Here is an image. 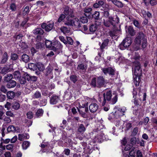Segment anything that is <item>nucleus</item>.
Instances as JSON below:
<instances>
[{"label":"nucleus","mask_w":157,"mask_h":157,"mask_svg":"<svg viewBox=\"0 0 157 157\" xmlns=\"http://www.w3.org/2000/svg\"><path fill=\"white\" fill-rule=\"evenodd\" d=\"M97 26L96 24L92 25L90 26L89 30L92 33L94 32L97 29Z\"/></svg>","instance_id":"obj_38"},{"label":"nucleus","mask_w":157,"mask_h":157,"mask_svg":"<svg viewBox=\"0 0 157 157\" xmlns=\"http://www.w3.org/2000/svg\"><path fill=\"white\" fill-rule=\"evenodd\" d=\"M53 70V68L51 66H48L44 71V75L49 79L52 78L53 76L52 72Z\"/></svg>","instance_id":"obj_12"},{"label":"nucleus","mask_w":157,"mask_h":157,"mask_svg":"<svg viewBox=\"0 0 157 157\" xmlns=\"http://www.w3.org/2000/svg\"><path fill=\"white\" fill-rule=\"evenodd\" d=\"M24 76L26 78L27 80L28 81H32L35 82L36 81L37 78L35 76H31L27 73H25L24 74Z\"/></svg>","instance_id":"obj_21"},{"label":"nucleus","mask_w":157,"mask_h":157,"mask_svg":"<svg viewBox=\"0 0 157 157\" xmlns=\"http://www.w3.org/2000/svg\"><path fill=\"white\" fill-rule=\"evenodd\" d=\"M70 79L74 83H75L77 80V77L75 75H72L70 76Z\"/></svg>","instance_id":"obj_44"},{"label":"nucleus","mask_w":157,"mask_h":157,"mask_svg":"<svg viewBox=\"0 0 157 157\" xmlns=\"http://www.w3.org/2000/svg\"><path fill=\"white\" fill-rule=\"evenodd\" d=\"M101 132L100 134L98 135L96 137L95 139H97L96 141L101 142L104 140H106L107 139L105 137V136L103 133H101V131H100Z\"/></svg>","instance_id":"obj_17"},{"label":"nucleus","mask_w":157,"mask_h":157,"mask_svg":"<svg viewBox=\"0 0 157 157\" xmlns=\"http://www.w3.org/2000/svg\"><path fill=\"white\" fill-rule=\"evenodd\" d=\"M29 6H27L24 9V10L23 12V14H28L29 13Z\"/></svg>","instance_id":"obj_60"},{"label":"nucleus","mask_w":157,"mask_h":157,"mask_svg":"<svg viewBox=\"0 0 157 157\" xmlns=\"http://www.w3.org/2000/svg\"><path fill=\"white\" fill-rule=\"evenodd\" d=\"M131 61L133 63V64H135V62L136 61H139L140 59V56L138 53L135 52L134 55L131 57Z\"/></svg>","instance_id":"obj_19"},{"label":"nucleus","mask_w":157,"mask_h":157,"mask_svg":"<svg viewBox=\"0 0 157 157\" xmlns=\"http://www.w3.org/2000/svg\"><path fill=\"white\" fill-rule=\"evenodd\" d=\"M104 79L102 76L96 77L93 78L90 85L93 87H100L105 84Z\"/></svg>","instance_id":"obj_4"},{"label":"nucleus","mask_w":157,"mask_h":157,"mask_svg":"<svg viewBox=\"0 0 157 157\" xmlns=\"http://www.w3.org/2000/svg\"><path fill=\"white\" fill-rule=\"evenodd\" d=\"M77 68L80 70H86V67L84 66V65L83 64H78V66Z\"/></svg>","instance_id":"obj_59"},{"label":"nucleus","mask_w":157,"mask_h":157,"mask_svg":"<svg viewBox=\"0 0 157 157\" xmlns=\"http://www.w3.org/2000/svg\"><path fill=\"white\" fill-rule=\"evenodd\" d=\"M59 100V97L56 95H53L50 98V103L52 105L56 104Z\"/></svg>","instance_id":"obj_15"},{"label":"nucleus","mask_w":157,"mask_h":157,"mask_svg":"<svg viewBox=\"0 0 157 157\" xmlns=\"http://www.w3.org/2000/svg\"><path fill=\"white\" fill-rule=\"evenodd\" d=\"M136 137H133L131 139L130 141L131 144L132 145H134L136 144Z\"/></svg>","instance_id":"obj_62"},{"label":"nucleus","mask_w":157,"mask_h":157,"mask_svg":"<svg viewBox=\"0 0 157 157\" xmlns=\"http://www.w3.org/2000/svg\"><path fill=\"white\" fill-rule=\"evenodd\" d=\"M6 97L5 95L2 94L0 92V101H3L6 99Z\"/></svg>","instance_id":"obj_61"},{"label":"nucleus","mask_w":157,"mask_h":157,"mask_svg":"<svg viewBox=\"0 0 157 157\" xmlns=\"http://www.w3.org/2000/svg\"><path fill=\"white\" fill-rule=\"evenodd\" d=\"M93 7L95 8H98L102 7L103 10L108 9L109 6L106 3L105 0H96V2L93 4Z\"/></svg>","instance_id":"obj_7"},{"label":"nucleus","mask_w":157,"mask_h":157,"mask_svg":"<svg viewBox=\"0 0 157 157\" xmlns=\"http://www.w3.org/2000/svg\"><path fill=\"white\" fill-rule=\"evenodd\" d=\"M104 128V126L100 122H98L95 126V128L94 129V132H100L101 129Z\"/></svg>","instance_id":"obj_22"},{"label":"nucleus","mask_w":157,"mask_h":157,"mask_svg":"<svg viewBox=\"0 0 157 157\" xmlns=\"http://www.w3.org/2000/svg\"><path fill=\"white\" fill-rule=\"evenodd\" d=\"M60 30L64 34L68 33L70 31V29L69 28H67L65 26L61 27Z\"/></svg>","instance_id":"obj_31"},{"label":"nucleus","mask_w":157,"mask_h":157,"mask_svg":"<svg viewBox=\"0 0 157 157\" xmlns=\"http://www.w3.org/2000/svg\"><path fill=\"white\" fill-rule=\"evenodd\" d=\"M14 78L16 80H18L21 77V75L19 71H16L13 73Z\"/></svg>","instance_id":"obj_43"},{"label":"nucleus","mask_w":157,"mask_h":157,"mask_svg":"<svg viewBox=\"0 0 157 157\" xmlns=\"http://www.w3.org/2000/svg\"><path fill=\"white\" fill-rule=\"evenodd\" d=\"M119 22V20L118 17L116 16L115 17H112L109 16L108 20H104V25L107 27H109L111 25L115 26L116 24H118Z\"/></svg>","instance_id":"obj_5"},{"label":"nucleus","mask_w":157,"mask_h":157,"mask_svg":"<svg viewBox=\"0 0 157 157\" xmlns=\"http://www.w3.org/2000/svg\"><path fill=\"white\" fill-rule=\"evenodd\" d=\"M36 65V69L37 68L39 71H42L44 70V66L42 63H37Z\"/></svg>","instance_id":"obj_37"},{"label":"nucleus","mask_w":157,"mask_h":157,"mask_svg":"<svg viewBox=\"0 0 157 157\" xmlns=\"http://www.w3.org/2000/svg\"><path fill=\"white\" fill-rule=\"evenodd\" d=\"M132 40L130 38L127 37L124 39L121 43L120 44L119 47L121 50H124L127 48L131 45Z\"/></svg>","instance_id":"obj_9"},{"label":"nucleus","mask_w":157,"mask_h":157,"mask_svg":"<svg viewBox=\"0 0 157 157\" xmlns=\"http://www.w3.org/2000/svg\"><path fill=\"white\" fill-rule=\"evenodd\" d=\"M132 71L133 75L141 76L142 75V71L141 68L139 61H136L135 62L132 67Z\"/></svg>","instance_id":"obj_6"},{"label":"nucleus","mask_w":157,"mask_h":157,"mask_svg":"<svg viewBox=\"0 0 157 157\" xmlns=\"http://www.w3.org/2000/svg\"><path fill=\"white\" fill-rule=\"evenodd\" d=\"M67 43H68L70 45H72L73 43V41L71 37L67 36Z\"/></svg>","instance_id":"obj_52"},{"label":"nucleus","mask_w":157,"mask_h":157,"mask_svg":"<svg viewBox=\"0 0 157 157\" xmlns=\"http://www.w3.org/2000/svg\"><path fill=\"white\" fill-rule=\"evenodd\" d=\"M8 59V55L6 52H5L3 54V56L1 61L2 64L5 63L7 61Z\"/></svg>","instance_id":"obj_35"},{"label":"nucleus","mask_w":157,"mask_h":157,"mask_svg":"<svg viewBox=\"0 0 157 157\" xmlns=\"http://www.w3.org/2000/svg\"><path fill=\"white\" fill-rule=\"evenodd\" d=\"M30 142L28 141H25L23 142L22 147L23 149L26 150L29 146Z\"/></svg>","instance_id":"obj_36"},{"label":"nucleus","mask_w":157,"mask_h":157,"mask_svg":"<svg viewBox=\"0 0 157 157\" xmlns=\"http://www.w3.org/2000/svg\"><path fill=\"white\" fill-rule=\"evenodd\" d=\"M29 68L32 70L33 71L36 70V65L33 63H30L29 64Z\"/></svg>","instance_id":"obj_42"},{"label":"nucleus","mask_w":157,"mask_h":157,"mask_svg":"<svg viewBox=\"0 0 157 157\" xmlns=\"http://www.w3.org/2000/svg\"><path fill=\"white\" fill-rule=\"evenodd\" d=\"M45 45L48 48H51L52 47H53V43H52L51 41L49 40H46L45 41Z\"/></svg>","instance_id":"obj_39"},{"label":"nucleus","mask_w":157,"mask_h":157,"mask_svg":"<svg viewBox=\"0 0 157 157\" xmlns=\"http://www.w3.org/2000/svg\"><path fill=\"white\" fill-rule=\"evenodd\" d=\"M54 25V23L52 22L47 23H43L42 24L41 27L42 29H44L46 31L49 32L53 29Z\"/></svg>","instance_id":"obj_11"},{"label":"nucleus","mask_w":157,"mask_h":157,"mask_svg":"<svg viewBox=\"0 0 157 157\" xmlns=\"http://www.w3.org/2000/svg\"><path fill=\"white\" fill-rule=\"evenodd\" d=\"M20 106L18 102H15L13 104L12 107L13 109L17 110L19 108Z\"/></svg>","instance_id":"obj_49"},{"label":"nucleus","mask_w":157,"mask_h":157,"mask_svg":"<svg viewBox=\"0 0 157 157\" xmlns=\"http://www.w3.org/2000/svg\"><path fill=\"white\" fill-rule=\"evenodd\" d=\"M53 47L55 48L56 50L60 49L63 47L62 45L59 42H58L56 43H53Z\"/></svg>","instance_id":"obj_30"},{"label":"nucleus","mask_w":157,"mask_h":157,"mask_svg":"<svg viewBox=\"0 0 157 157\" xmlns=\"http://www.w3.org/2000/svg\"><path fill=\"white\" fill-rule=\"evenodd\" d=\"M47 103V99L46 98L42 99L40 101V103L41 106H45L46 105Z\"/></svg>","instance_id":"obj_54"},{"label":"nucleus","mask_w":157,"mask_h":157,"mask_svg":"<svg viewBox=\"0 0 157 157\" xmlns=\"http://www.w3.org/2000/svg\"><path fill=\"white\" fill-rule=\"evenodd\" d=\"M99 12L96 11L95 13L93 15V17L95 19H98L99 18Z\"/></svg>","instance_id":"obj_50"},{"label":"nucleus","mask_w":157,"mask_h":157,"mask_svg":"<svg viewBox=\"0 0 157 157\" xmlns=\"http://www.w3.org/2000/svg\"><path fill=\"white\" fill-rule=\"evenodd\" d=\"M6 84V87L9 88H11L14 87L16 84V82L14 80H11L7 82Z\"/></svg>","instance_id":"obj_26"},{"label":"nucleus","mask_w":157,"mask_h":157,"mask_svg":"<svg viewBox=\"0 0 157 157\" xmlns=\"http://www.w3.org/2000/svg\"><path fill=\"white\" fill-rule=\"evenodd\" d=\"M86 130V128L84 125L82 124H79L78 127V132L82 133L84 132Z\"/></svg>","instance_id":"obj_27"},{"label":"nucleus","mask_w":157,"mask_h":157,"mask_svg":"<svg viewBox=\"0 0 157 157\" xmlns=\"http://www.w3.org/2000/svg\"><path fill=\"white\" fill-rule=\"evenodd\" d=\"M87 17L82 16L80 18V21L83 23H86L88 22V20L87 18Z\"/></svg>","instance_id":"obj_45"},{"label":"nucleus","mask_w":157,"mask_h":157,"mask_svg":"<svg viewBox=\"0 0 157 157\" xmlns=\"http://www.w3.org/2000/svg\"><path fill=\"white\" fill-rule=\"evenodd\" d=\"M26 78L25 77H20V78L18 79L19 80V81L21 84H24L25 83L26 81Z\"/></svg>","instance_id":"obj_56"},{"label":"nucleus","mask_w":157,"mask_h":157,"mask_svg":"<svg viewBox=\"0 0 157 157\" xmlns=\"http://www.w3.org/2000/svg\"><path fill=\"white\" fill-rule=\"evenodd\" d=\"M33 98H38L41 97V93L38 91H36L33 95Z\"/></svg>","instance_id":"obj_46"},{"label":"nucleus","mask_w":157,"mask_h":157,"mask_svg":"<svg viewBox=\"0 0 157 157\" xmlns=\"http://www.w3.org/2000/svg\"><path fill=\"white\" fill-rule=\"evenodd\" d=\"M9 8L11 11H15L17 10V6L15 4L12 3L10 4Z\"/></svg>","instance_id":"obj_40"},{"label":"nucleus","mask_w":157,"mask_h":157,"mask_svg":"<svg viewBox=\"0 0 157 157\" xmlns=\"http://www.w3.org/2000/svg\"><path fill=\"white\" fill-rule=\"evenodd\" d=\"M33 32L35 35H43L44 33V31L40 28H37L33 30Z\"/></svg>","instance_id":"obj_24"},{"label":"nucleus","mask_w":157,"mask_h":157,"mask_svg":"<svg viewBox=\"0 0 157 157\" xmlns=\"http://www.w3.org/2000/svg\"><path fill=\"white\" fill-rule=\"evenodd\" d=\"M65 17L66 16L65 15L63 14H61L58 19V22L59 23L61 22L63 20L65 19Z\"/></svg>","instance_id":"obj_53"},{"label":"nucleus","mask_w":157,"mask_h":157,"mask_svg":"<svg viewBox=\"0 0 157 157\" xmlns=\"http://www.w3.org/2000/svg\"><path fill=\"white\" fill-rule=\"evenodd\" d=\"M126 32H128L131 36H134L136 33L135 30L133 29V27L131 26L128 27L127 30H126Z\"/></svg>","instance_id":"obj_23"},{"label":"nucleus","mask_w":157,"mask_h":157,"mask_svg":"<svg viewBox=\"0 0 157 157\" xmlns=\"http://www.w3.org/2000/svg\"><path fill=\"white\" fill-rule=\"evenodd\" d=\"M98 106L97 104L95 103H92L89 106L90 112L91 113L96 112L98 109Z\"/></svg>","instance_id":"obj_18"},{"label":"nucleus","mask_w":157,"mask_h":157,"mask_svg":"<svg viewBox=\"0 0 157 157\" xmlns=\"http://www.w3.org/2000/svg\"><path fill=\"white\" fill-rule=\"evenodd\" d=\"M109 41V40L108 39H106L103 41L102 44L101 42H99V44L100 46V49L102 52L104 51V49H107Z\"/></svg>","instance_id":"obj_14"},{"label":"nucleus","mask_w":157,"mask_h":157,"mask_svg":"<svg viewBox=\"0 0 157 157\" xmlns=\"http://www.w3.org/2000/svg\"><path fill=\"white\" fill-rule=\"evenodd\" d=\"M4 121L7 123H10L11 122V120L9 117L5 116L3 119Z\"/></svg>","instance_id":"obj_63"},{"label":"nucleus","mask_w":157,"mask_h":157,"mask_svg":"<svg viewBox=\"0 0 157 157\" xmlns=\"http://www.w3.org/2000/svg\"><path fill=\"white\" fill-rule=\"evenodd\" d=\"M65 24L68 26H72L76 30H83V29L82 28L80 21L78 18H75L73 19H68L65 23Z\"/></svg>","instance_id":"obj_2"},{"label":"nucleus","mask_w":157,"mask_h":157,"mask_svg":"<svg viewBox=\"0 0 157 157\" xmlns=\"http://www.w3.org/2000/svg\"><path fill=\"white\" fill-rule=\"evenodd\" d=\"M18 58V55L15 53H13L11 55V59L13 60H15Z\"/></svg>","instance_id":"obj_58"},{"label":"nucleus","mask_w":157,"mask_h":157,"mask_svg":"<svg viewBox=\"0 0 157 157\" xmlns=\"http://www.w3.org/2000/svg\"><path fill=\"white\" fill-rule=\"evenodd\" d=\"M1 142L0 144H2L3 143L7 144L10 141V139H6L5 140H4L2 138H1Z\"/></svg>","instance_id":"obj_51"},{"label":"nucleus","mask_w":157,"mask_h":157,"mask_svg":"<svg viewBox=\"0 0 157 157\" xmlns=\"http://www.w3.org/2000/svg\"><path fill=\"white\" fill-rule=\"evenodd\" d=\"M13 144H10L6 146V148L7 150H9L12 151L13 147Z\"/></svg>","instance_id":"obj_55"},{"label":"nucleus","mask_w":157,"mask_h":157,"mask_svg":"<svg viewBox=\"0 0 157 157\" xmlns=\"http://www.w3.org/2000/svg\"><path fill=\"white\" fill-rule=\"evenodd\" d=\"M7 130L8 132H14L16 131V128L13 125H10L7 128Z\"/></svg>","instance_id":"obj_48"},{"label":"nucleus","mask_w":157,"mask_h":157,"mask_svg":"<svg viewBox=\"0 0 157 157\" xmlns=\"http://www.w3.org/2000/svg\"><path fill=\"white\" fill-rule=\"evenodd\" d=\"M44 112L43 110L42 109H39L36 113V116L37 117H39L41 116Z\"/></svg>","instance_id":"obj_41"},{"label":"nucleus","mask_w":157,"mask_h":157,"mask_svg":"<svg viewBox=\"0 0 157 157\" xmlns=\"http://www.w3.org/2000/svg\"><path fill=\"white\" fill-rule=\"evenodd\" d=\"M112 96V92L110 90L106 91L103 93V97L99 96L98 100L102 106H104L106 103L109 101L110 103L114 104L117 101V95L115 94L111 100Z\"/></svg>","instance_id":"obj_1"},{"label":"nucleus","mask_w":157,"mask_h":157,"mask_svg":"<svg viewBox=\"0 0 157 157\" xmlns=\"http://www.w3.org/2000/svg\"><path fill=\"white\" fill-rule=\"evenodd\" d=\"M72 97L71 94L70 93H65L64 98L66 100H69Z\"/></svg>","instance_id":"obj_47"},{"label":"nucleus","mask_w":157,"mask_h":157,"mask_svg":"<svg viewBox=\"0 0 157 157\" xmlns=\"http://www.w3.org/2000/svg\"><path fill=\"white\" fill-rule=\"evenodd\" d=\"M19 46H20L23 49L26 48L28 47L27 45L25 43H20L19 44Z\"/></svg>","instance_id":"obj_64"},{"label":"nucleus","mask_w":157,"mask_h":157,"mask_svg":"<svg viewBox=\"0 0 157 157\" xmlns=\"http://www.w3.org/2000/svg\"><path fill=\"white\" fill-rule=\"evenodd\" d=\"M92 9L91 8H85L84 10V14L86 17H89L91 13Z\"/></svg>","instance_id":"obj_28"},{"label":"nucleus","mask_w":157,"mask_h":157,"mask_svg":"<svg viewBox=\"0 0 157 157\" xmlns=\"http://www.w3.org/2000/svg\"><path fill=\"white\" fill-rule=\"evenodd\" d=\"M22 59L23 61L25 63L29 62V56L26 54H24L22 56Z\"/></svg>","instance_id":"obj_34"},{"label":"nucleus","mask_w":157,"mask_h":157,"mask_svg":"<svg viewBox=\"0 0 157 157\" xmlns=\"http://www.w3.org/2000/svg\"><path fill=\"white\" fill-rule=\"evenodd\" d=\"M102 70L105 75L107 74L112 75H114V71L111 67L102 68Z\"/></svg>","instance_id":"obj_16"},{"label":"nucleus","mask_w":157,"mask_h":157,"mask_svg":"<svg viewBox=\"0 0 157 157\" xmlns=\"http://www.w3.org/2000/svg\"><path fill=\"white\" fill-rule=\"evenodd\" d=\"M133 76V82L136 86H138L139 85V83L140 81V76Z\"/></svg>","instance_id":"obj_25"},{"label":"nucleus","mask_w":157,"mask_h":157,"mask_svg":"<svg viewBox=\"0 0 157 157\" xmlns=\"http://www.w3.org/2000/svg\"><path fill=\"white\" fill-rule=\"evenodd\" d=\"M116 109H117V110L114 113H113L112 114L113 115L114 117L116 119L123 116L126 110V108L124 107H123L121 108H116Z\"/></svg>","instance_id":"obj_8"},{"label":"nucleus","mask_w":157,"mask_h":157,"mask_svg":"<svg viewBox=\"0 0 157 157\" xmlns=\"http://www.w3.org/2000/svg\"><path fill=\"white\" fill-rule=\"evenodd\" d=\"M76 108L81 116L84 118H87L88 117V112L89 111L87 108L80 107L79 108L78 107Z\"/></svg>","instance_id":"obj_10"},{"label":"nucleus","mask_w":157,"mask_h":157,"mask_svg":"<svg viewBox=\"0 0 157 157\" xmlns=\"http://www.w3.org/2000/svg\"><path fill=\"white\" fill-rule=\"evenodd\" d=\"M111 1L112 2L118 7L121 8L123 6V4L121 2L117 0H111Z\"/></svg>","instance_id":"obj_29"},{"label":"nucleus","mask_w":157,"mask_h":157,"mask_svg":"<svg viewBox=\"0 0 157 157\" xmlns=\"http://www.w3.org/2000/svg\"><path fill=\"white\" fill-rule=\"evenodd\" d=\"M135 43L138 44H140L142 42V47L145 48L147 46V39L145 38V35L142 32L138 33L135 39Z\"/></svg>","instance_id":"obj_3"},{"label":"nucleus","mask_w":157,"mask_h":157,"mask_svg":"<svg viewBox=\"0 0 157 157\" xmlns=\"http://www.w3.org/2000/svg\"><path fill=\"white\" fill-rule=\"evenodd\" d=\"M6 95L8 99H12L14 97L15 94L13 92L9 91L7 93Z\"/></svg>","instance_id":"obj_33"},{"label":"nucleus","mask_w":157,"mask_h":157,"mask_svg":"<svg viewBox=\"0 0 157 157\" xmlns=\"http://www.w3.org/2000/svg\"><path fill=\"white\" fill-rule=\"evenodd\" d=\"M126 126V130H129L132 127V124L130 122L124 123Z\"/></svg>","instance_id":"obj_57"},{"label":"nucleus","mask_w":157,"mask_h":157,"mask_svg":"<svg viewBox=\"0 0 157 157\" xmlns=\"http://www.w3.org/2000/svg\"><path fill=\"white\" fill-rule=\"evenodd\" d=\"M29 137V135L26 133L19 134L18 135V139L21 141H22L24 140L28 139Z\"/></svg>","instance_id":"obj_20"},{"label":"nucleus","mask_w":157,"mask_h":157,"mask_svg":"<svg viewBox=\"0 0 157 157\" xmlns=\"http://www.w3.org/2000/svg\"><path fill=\"white\" fill-rule=\"evenodd\" d=\"M63 13L65 15L73 17H74V14L73 10L68 6H65L64 8Z\"/></svg>","instance_id":"obj_13"},{"label":"nucleus","mask_w":157,"mask_h":157,"mask_svg":"<svg viewBox=\"0 0 157 157\" xmlns=\"http://www.w3.org/2000/svg\"><path fill=\"white\" fill-rule=\"evenodd\" d=\"M13 78V76L11 74H8L4 77V81L6 82H8L11 81Z\"/></svg>","instance_id":"obj_32"}]
</instances>
